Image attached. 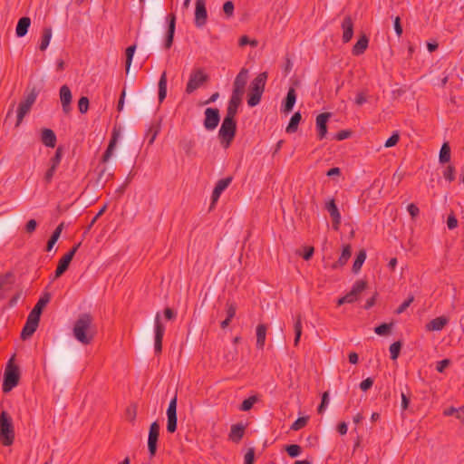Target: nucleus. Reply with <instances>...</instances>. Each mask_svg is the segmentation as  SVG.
<instances>
[{
  "instance_id": "nucleus-1",
  "label": "nucleus",
  "mask_w": 464,
  "mask_h": 464,
  "mask_svg": "<svg viewBox=\"0 0 464 464\" xmlns=\"http://www.w3.org/2000/svg\"><path fill=\"white\" fill-rule=\"evenodd\" d=\"M92 316L90 314H81L74 323L72 333L75 339L82 344H89L94 334L91 332Z\"/></svg>"
},
{
  "instance_id": "nucleus-2",
  "label": "nucleus",
  "mask_w": 464,
  "mask_h": 464,
  "mask_svg": "<svg viewBox=\"0 0 464 464\" xmlns=\"http://www.w3.org/2000/svg\"><path fill=\"white\" fill-rule=\"evenodd\" d=\"M266 80L267 72H263L251 82L247 93V104L249 107H255L260 102Z\"/></svg>"
},
{
  "instance_id": "nucleus-3",
  "label": "nucleus",
  "mask_w": 464,
  "mask_h": 464,
  "mask_svg": "<svg viewBox=\"0 0 464 464\" xmlns=\"http://www.w3.org/2000/svg\"><path fill=\"white\" fill-rule=\"evenodd\" d=\"M0 440L4 446H10L14 440L13 420L5 411L0 415Z\"/></svg>"
},
{
  "instance_id": "nucleus-4",
  "label": "nucleus",
  "mask_w": 464,
  "mask_h": 464,
  "mask_svg": "<svg viewBox=\"0 0 464 464\" xmlns=\"http://www.w3.org/2000/svg\"><path fill=\"white\" fill-rule=\"evenodd\" d=\"M13 357L9 360L4 373L2 391L5 393L11 392L16 387L20 380L19 367L13 363Z\"/></svg>"
},
{
  "instance_id": "nucleus-5",
  "label": "nucleus",
  "mask_w": 464,
  "mask_h": 464,
  "mask_svg": "<svg viewBox=\"0 0 464 464\" xmlns=\"http://www.w3.org/2000/svg\"><path fill=\"white\" fill-rule=\"evenodd\" d=\"M237 133V121L236 120H224L218 130V139L220 144L224 149L231 146Z\"/></svg>"
},
{
  "instance_id": "nucleus-6",
  "label": "nucleus",
  "mask_w": 464,
  "mask_h": 464,
  "mask_svg": "<svg viewBox=\"0 0 464 464\" xmlns=\"http://www.w3.org/2000/svg\"><path fill=\"white\" fill-rule=\"evenodd\" d=\"M209 77L204 72L202 68H197L192 71L189 75L188 82L186 86V92L190 94L201 85L208 81Z\"/></svg>"
},
{
  "instance_id": "nucleus-7",
  "label": "nucleus",
  "mask_w": 464,
  "mask_h": 464,
  "mask_svg": "<svg viewBox=\"0 0 464 464\" xmlns=\"http://www.w3.org/2000/svg\"><path fill=\"white\" fill-rule=\"evenodd\" d=\"M367 287V282L364 280H357L351 291L347 293L344 296L341 297L337 301L338 305H342L343 304H353L358 300L359 295L362 291H364Z\"/></svg>"
},
{
  "instance_id": "nucleus-8",
  "label": "nucleus",
  "mask_w": 464,
  "mask_h": 464,
  "mask_svg": "<svg viewBox=\"0 0 464 464\" xmlns=\"http://www.w3.org/2000/svg\"><path fill=\"white\" fill-rule=\"evenodd\" d=\"M154 349L157 354H160L162 351V340L165 333V326L161 322V316L160 313H157L154 320Z\"/></svg>"
},
{
  "instance_id": "nucleus-9",
  "label": "nucleus",
  "mask_w": 464,
  "mask_h": 464,
  "mask_svg": "<svg viewBox=\"0 0 464 464\" xmlns=\"http://www.w3.org/2000/svg\"><path fill=\"white\" fill-rule=\"evenodd\" d=\"M160 424L154 421L150 424L148 438V450L150 458H153L157 452L158 440L160 436Z\"/></svg>"
},
{
  "instance_id": "nucleus-10",
  "label": "nucleus",
  "mask_w": 464,
  "mask_h": 464,
  "mask_svg": "<svg viewBox=\"0 0 464 464\" xmlns=\"http://www.w3.org/2000/svg\"><path fill=\"white\" fill-rule=\"evenodd\" d=\"M205 119H204V127L208 130H215L219 121H220V114L219 110L217 108H207L205 110Z\"/></svg>"
},
{
  "instance_id": "nucleus-11",
  "label": "nucleus",
  "mask_w": 464,
  "mask_h": 464,
  "mask_svg": "<svg viewBox=\"0 0 464 464\" xmlns=\"http://www.w3.org/2000/svg\"><path fill=\"white\" fill-rule=\"evenodd\" d=\"M167 417V430L169 433H174L177 430V395H175L169 403Z\"/></svg>"
},
{
  "instance_id": "nucleus-12",
  "label": "nucleus",
  "mask_w": 464,
  "mask_h": 464,
  "mask_svg": "<svg viewBox=\"0 0 464 464\" xmlns=\"http://www.w3.org/2000/svg\"><path fill=\"white\" fill-rule=\"evenodd\" d=\"M324 208L327 210L331 217L333 229L338 231L340 228L342 218L334 198H330L325 203Z\"/></svg>"
},
{
  "instance_id": "nucleus-13",
  "label": "nucleus",
  "mask_w": 464,
  "mask_h": 464,
  "mask_svg": "<svg viewBox=\"0 0 464 464\" xmlns=\"http://www.w3.org/2000/svg\"><path fill=\"white\" fill-rule=\"evenodd\" d=\"M208 12L206 8V0H196L195 4V25L198 28L207 24Z\"/></svg>"
},
{
  "instance_id": "nucleus-14",
  "label": "nucleus",
  "mask_w": 464,
  "mask_h": 464,
  "mask_svg": "<svg viewBox=\"0 0 464 464\" xmlns=\"http://www.w3.org/2000/svg\"><path fill=\"white\" fill-rule=\"evenodd\" d=\"M72 360V353L63 347L57 349L53 355L54 363L61 370H65L71 363Z\"/></svg>"
},
{
  "instance_id": "nucleus-15",
  "label": "nucleus",
  "mask_w": 464,
  "mask_h": 464,
  "mask_svg": "<svg viewBox=\"0 0 464 464\" xmlns=\"http://www.w3.org/2000/svg\"><path fill=\"white\" fill-rule=\"evenodd\" d=\"M120 136H121V127L114 126L111 130V140L109 141L108 147H107L106 150L104 151L102 158V163L107 162L112 156Z\"/></svg>"
},
{
  "instance_id": "nucleus-16",
  "label": "nucleus",
  "mask_w": 464,
  "mask_h": 464,
  "mask_svg": "<svg viewBox=\"0 0 464 464\" xmlns=\"http://www.w3.org/2000/svg\"><path fill=\"white\" fill-rule=\"evenodd\" d=\"M168 29L165 35L164 47L169 49L173 44L175 29H176V15L170 14L167 16Z\"/></svg>"
},
{
  "instance_id": "nucleus-17",
  "label": "nucleus",
  "mask_w": 464,
  "mask_h": 464,
  "mask_svg": "<svg viewBox=\"0 0 464 464\" xmlns=\"http://www.w3.org/2000/svg\"><path fill=\"white\" fill-rule=\"evenodd\" d=\"M59 95H60L63 111L64 112V114L70 113V111H72L71 103H72V92H71L70 88L66 84L63 85L60 88Z\"/></svg>"
},
{
  "instance_id": "nucleus-18",
  "label": "nucleus",
  "mask_w": 464,
  "mask_h": 464,
  "mask_svg": "<svg viewBox=\"0 0 464 464\" xmlns=\"http://www.w3.org/2000/svg\"><path fill=\"white\" fill-rule=\"evenodd\" d=\"M331 117L330 112L320 113L316 117V129L318 140H322L326 137L327 134V121Z\"/></svg>"
},
{
  "instance_id": "nucleus-19",
  "label": "nucleus",
  "mask_w": 464,
  "mask_h": 464,
  "mask_svg": "<svg viewBox=\"0 0 464 464\" xmlns=\"http://www.w3.org/2000/svg\"><path fill=\"white\" fill-rule=\"evenodd\" d=\"M341 28L343 30V43L346 44L352 40L353 35V21L350 15L343 18Z\"/></svg>"
},
{
  "instance_id": "nucleus-20",
  "label": "nucleus",
  "mask_w": 464,
  "mask_h": 464,
  "mask_svg": "<svg viewBox=\"0 0 464 464\" xmlns=\"http://www.w3.org/2000/svg\"><path fill=\"white\" fill-rule=\"evenodd\" d=\"M248 79V70L242 68L233 82V91L245 93V88Z\"/></svg>"
},
{
  "instance_id": "nucleus-21",
  "label": "nucleus",
  "mask_w": 464,
  "mask_h": 464,
  "mask_svg": "<svg viewBox=\"0 0 464 464\" xmlns=\"http://www.w3.org/2000/svg\"><path fill=\"white\" fill-rule=\"evenodd\" d=\"M296 101V92L294 88H289L286 97L285 98L283 104H282V111L285 113L290 112L295 103Z\"/></svg>"
},
{
  "instance_id": "nucleus-22",
  "label": "nucleus",
  "mask_w": 464,
  "mask_h": 464,
  "mask_svg": "<svg viewBox=\"0 0 464 464\" xmlns=\"http://www.w3.org/2000/svg\"><path fill=\"white\" fill-rule=\"evenodd\" d=\"M245 429V426L241 423L233 424L228 434V439L235 443H238L244 437Z\"/></svg>"
},
{
  "instance_id": "nucleus-23",
  "label": "nucleus",
  "mask_w": 464,
  "mask_h": 464,
  "mask_svg": "<svg viewBox=\"0 0 464 464\" xmlns=\"http://www.w3.org/2000/svg\"><path fill=\"white\" fill-rule=\"evenodd\" d=\"M449 323V318L446 316H439L431 321H430L426 324V329L428 331H440L442 330Z\"/></svg>"
},
{
  "instance_id": "nucleus-24",
  "label": "nucleus",
  "mask_w": 464,
  "mask_h": 464,
  "mask_svg": "<svg viewBox=\"0 0 464 464\" xmlns=\"http://www.w3.org/2000/svg\"><path fill=\"white\" fill-rule=\"evenodd\" d=\"M368 44L369 38L365 34H362L353 47V54L355 56L362 54L366 51Z\"/></svg>"
},
{
  "instance_id": "nucleus-25",
  "label": "nucleus",
  "mask_w": 464,
  "mask_h": 464,
  "mask_svg": "<svg viewBox=\"0 0 464 464\" xmlns=\"http://www.w3.org/2000/svg\"><path fill=\"white\" fill-rule=\"evenodd\" d=\"M31 25V19L27 16L21 17L16 24L15 34L18 37L24 36Z\"/></svg>"
},
{
  "instance_id": "nucleus-26",
  "label": "nucleus",
  "mask_w": 464,
  "mask_h": 464,
  "mask_svg": "<svg viewBox=\"0 0 464 464\" xmlns=\"http://www.w3.org/2000/svg\"><path fill=\"white\" fill-rule=\"evenodd\" d=\"M41 140L46 147L54 148L56 145V135L51 129L43 130Z\"/></svg>"
},
{
  "instance_id": "nucleus-27",
  "label": "nucleus",
  "mask_w": 464,
  "mask_h": 464,
  "mask_svg": "<svg viewBox=\"0 0 464 464\" xmlns=\"http://www.w3.org/2000/svg\"><path fill=\"white\" fill-rule=\"evenodd\" d=\"M267 327L264 324L256 326V347L262 350L265 346Z\"/></svg>"
},
{
  "instance_id": "nucleus-28",
  "label": "nucleus",
  "mask_w": 464,
  "mask_h": 464,
  "mask_svg": "<svg viewBox=\"0 0 464 464\" xmlns=\"http://www.w3.org/2000/svg\"><path fill=\"white\" fill-rule=\"evenodd\" d=\"M63 227H64V224L63 222L56 227V228L53 232L52 236L50 237V238L47 242L46 251H51L53 248L55 243L58 241V239L61 236Z\"/></svg>"
},
{
  "instance_id": "nucleus-29",
  "label": "nucleus",
  "mask_w": 464,
  "mask_h": 464,
  "mask_svg": "<svg viewBox=\"0 0 464 464\" xmlns=\"http://www.w3.org/2000/svg\"><path fill=\"white\" fill-rule=\"evenodd\" d=\"M159 102L161 103L167 96V73L163 72L160 75L159 83Z\"/></svg>"
},
{
  "instance_id": "nucleus-30",
  "label": "nucleus",
  "mask_w": 464,
  "mask_h": 464,
  "mask_svg": "<svg viewBox=\"0 0 464 464\" xmlns=\"http://www.w3.org/2000/svg\"><path fill=\"white\" fill-rule=\"evenodd\" d=\"M38 324L29 322L26 320L24 326L21 332V339L27 340L29 339L36 331Z\"/></svg>"
},
{
  "instance_id": "nucleus-31",
  "label": "nucleus",
  "mask_w": 464,
  "mask_h": 464,
  "mask_svg": "<svg viewBox=\"0 0 464 464\" xmlns=\"http://www.w3.org/2000/svg\"><path fill=\"white\" fill-rule=\"evenodd\" d=\"M302 120L301 113L299 111L295 112L292 117L290 118L289 123L286 127V132L287 133H295L297 129L298 125Z\"/></svg>"
},
{
  "instance_id": "nucleus-32",
  "label": "nucleus",
  "mask_w": 464,
  "mask_h": 464,
  "mask_svg": "<svg viewBox=\"0 0 464 464\" xmlns=\"http://www.w3.org/2000/svg\"><path fill=\"white\" fill-rule=\"evenodd\" d=\"M365 259H366V251L364 249H361L357 253L356 258L353 265V272L354 274H357L361 270Z\"/></svg>"
},
{
  "instance_id": "nucleus-33",
  "label": "nucleus",
  "mask_w": 464,
  "mask_h": 464,
  "mask_svg": "<svg viewBox=\"0 0 464 464\" xmlns=\"http://www.w3.org/2000/svg\"><path fill=\"white\" fill-rule=\"evenodd\" d=\"M450 147L449 142H444L440 148L439 160L441 164L448 163L450 160Z\"/></svg>"
},
{
  "instance_id": "nucleus-34",
  "label": "nucleus",
  "mask_w": 464,
  "mask_h": 464,
  "mask_svg": "<svg viewBox=\"0 0 464 464\" xmlns=\"http://www.w3.org/2000/svg\"><path fill=\"white\" fill-rule=\"evenodd\" d=\"M51 38H52V28L51 27L44 28L41 44L39 46V49L41 51H44L48 47Z\"/></svg>"
},
{
  "instance_id": "nucleus-35",
  "label": "nucleus",
  "mask_w": 464,
  "mask_h": 464,
  "mask_svg": "<svg viewBox=\"0 0 464 464\" xmlns=\"http://www.w3.org/2000/svg\"><path fill=\"white\" fill-rule=\"evenodd\" d=\"M31 106L21 102L17 109V121L15 126L18 127L23 121L24 117L30 111Z\"/></svg>"
},
{
  "instance_id": "nucleus-36",
  "label": "nucleus",
  "mask_w": 464,
  "mask_h": 464,
  "mask_svg": "<svg viewBox=\"0 0 464 464\" xmlns=\"http://www.w3.org/2000/svg\"><path fill=\"white\" fill-rule=\"evenodd\" d=\"M160 130V121H156L151 123L150 126L148 131H147V137H150L149 144H152L159 134Z\"/></svg>"
},
{
  "instance_id": "nucleus-37",
  "label": "nucleus",
  "mask_w": 464,
  "mask_h": 464,
  "mask_svg": "<svg viewBox=\"0 0 464 464\" xmlns=\"http://www.w3.org/2000/svg\"><path fill=\"white\" fill-rule=\"evenodd\" d=\"M294 331H295V340H294V345L297 346L299 344V341L302 335V319L301 315L298 314L296 316L295 324H294Z\"/></svg>"
},
{
  "instance_id": "nucleus-38",
  "label": "nucleus",
  "mask_w": 464,
  "mask_h": 464,
  "mask_svg": "<svg viewBox=\"0 0 464 464\" xmlns=\"http://www.w3.org/2000/svg\"><path fill=\"white\" fill-rule=\"evenodd\" d=\"M179 147L184 150L187 156H190L195 148V141L189 139H183L179 141Z\"/></svg>"
},
{
  "instance_id": "nucleus-39",
  "label": "nucleus",
  "mask_w": 464,
  "mask_h": 464,
  "mask_svg": "<svg viewBox=\"0 0 464 464\" xmlns=\"http://www.w3.org/2000/svg\"><path fill=\"white\" fill-rule=\"evenodd\" d=\"M52 295L49 292H44L34 305L35 309L41 310L43 312L44 308L49 304L51 301Z\"/></svg>"
},
{
  "instance_id": "nucleus-40",
  "label": "nucleus",
  "mask_w": 464,
  "mask_h": 464,
  "mask_svg": "<svg viewBox=\"0 0 464 464\" xmlns=\"http://www.w3.org/2000/svg\"><path fill=\"white\" fill-rule=\"evenodd\" d=\"M70 264L64 261L63 259H60L58 262V266L56 267V270L54 272V275L52 278V280H55L62 276L69 268Z\"/></svg>"
},
{
  "instance_id": "nucleus-41",
  "label": "nucleus",
  "mask_w": 464,
  "mask_h": 464,
  "mask_svg": "<svg viewBox=\"0 0 464 464\" xmlns=\"http://www.w3.org/2000/svg\"><path fill=\"white\" fill-rule=\"evenodd\" d=\"M38 94H39V90H37L36 87L34 86V87H32L30 92L25 95L24 99L22 102L32 107L34 105V103L35 102Z\"/></svg>"
},
{
  "instance_id": "nucleus-42",
  "label": "nucleus",
  "mask_w": 464,
  "mask_h": 464,
  "mask_svg": "<svg viewBox=\"0 0 464 464\" xmlns=\"http://www.w3.org/2000/svg\"><path fill=\"white\" fill-rule=\"evenodd\" d=\"M135 51H136V45L135 44L130 45L126 49V52H125V54H126L125 70H126L127 73H129V72H130V65H131V62H132Z\"/></svg>"
},
{
  "instance_id": "nucleus-43",
  "label": "nucleus",
  "mask_w": 464,
  "mask_h": 464,
  "mask_svg": "<svg viewBox=\"0 0 464 464\" xmlns=\"http://www.w3.org/2000/svg\"><path fill=\"white\" fill-rule=\"evenodd\" d=\"M352 256V248L350 245L343 246V252L338 259L339 266H344Z\"/></svg>"
},
{
  "instance_id": "nucleus-44",
  "label": "nucleus",
  "mask_w": 464,
  "mask_h": 464,
  "mask_svg": "<svg viewBox=\"0 0 464 464\" xmlns=\"http://www.w3.org/2000/svg\"><path fill=\"white\" fill-rule=\"evenodd\" d=\"M285 451L291 458H296L301 454L302 448L297 444H290L285 446Z\"/></svg>"
},
{
  "instance_id": "nucleus-45",
  "label": "nucleus",
  "mask_w": 464,
  "mask_h": 464,
  "mask_svg": "<svg viewBox=\"0 0 464 464\" xmlns=\"http://www.w3.org/2000/svg\"><path fill=\"white\" fill-rule=\"evenodd\" d=\"M308 420H309L308 416L299 417L291 425L290 429L292 430H301V429H303L304 427L306 426V424L308 422Z\"/></svg>"
},
{
  "instance_id": "nucleus-46",
  "label": "nucleus",
  "mask_w": 464,
  "mask_h": 464,
  "mask_svg": "<svg viewBox=\"0 0 464 464\" xmlns=\"http://www.w3.org/2000/svg\"><path fill=\"white\" fill-rule=\"evenodd\" d=\"M402 343L400 341L394 342L390 346V353L392 360H397L400 355V352L401 349Z\"/></svg>"
},
{
  "instance_id": "nucleus-47",
  "label": "nucleus",
  "mask_w": 464,
  "mask_h": 464,
  "mask_svg": "<svg viewBox=\"0 0 464 464\" xmlns=\"http://www.w3.org/2000/svg\"><path fill=\"white\" fill-rule=\"evenodd\" d=\"M257 398L256 396H250L244 400L239 407L240 411H247L252 409L253 405L256 402Z\"/></svg>"
},
{
  "instance_id": "nucleus-48",
  "label": "nucleus",
  "mask_w": 464,
  "mask_h": 464,
  "mask_svg": "<svg viewBox=\"0 0 464 464\" xmlns=\"http://www.w3.org/2000/svg\"><path fill=\"white\" fill-rule=\"evenodd\" d=\"M244 93L238 92L237 91H232V94L228 103L232 104V106L239 107L242 103V98Z\"/></svg>"
},
{
  "instance_id": "nucleus-49",
  "label": "nucleus",
  "mask_w": 464,
  "mask_h": 464,
  "mask_svg": "<svg viewBox=\"0 0 464 464\" xmlns=\"http://www.w3.org/2000/svg\"><path fill=\"white\" fill-rule=\"evenodd\" d=\"M232 180V176L221 179L217 182L215 188L220 190V192L222 193L231 184Z\"/></svg>"
},
{
  "instance_id": "nucleus-50",
  "label": "nucleus",
  "mask_w": 464,
  "mask_h": 464,
  "mask_svg": "<svg viewBox=\"0 0 464 464\" xmlns=\"http://www.w3.org/2000/svg\"><path fill=\"white\" fill-rule=\"evenodd\" d=\"M42 313L43 312L41 310L35 309L34 307L32 311L29 313L26 320L39 325Z\"/></svg>"
},
{
  "instance_id": "nucleus-51",
  "label": "nucleus",
  "mask_w": 464,
  "mask_h": 464,
  "mask_svg": "<svg viewBox=\"0 0 464 464\" xmlns=\"http://www.w3.org/2000/svg\"><path fill=\"white\" fill-rule=\"evenodd\" d=\"M42 313L43 312L41 310L35 309L34 307L32 311L29 313L26 320L39 325Z\"/></svg>"
},
{
  "instance_id": "nucleus-52",
  "label": "nucleus",
  "mask_w": 464,
  "mask_h": 464,
  "mask_svg": "<svg viewBox=\"0 0 464 464\" xmlns=\"http://www.w3.org/2000/svg\"><path fill=\"white\" fill-rule=\"evenodd\" d=\"M392 325V324H386V323L381 324L380 325H378L374 328V332L378 335H386L390 333Z\"/></svg>"
},
{
  "instance_id": "nucleus-53",
  "label": "nucleus",
  "mask_w": 464,
  "mask_h": 464,
  "mask_svg": "<svg viewBox=\"0 0 464 464\" xmlns=\"http://www.w3.org/2000/svg\"><path fill=\"white\" fill-rule=\"evenodd\" d=\"M328 403H329V392H324L322 395V400H321V403L319 404L318 408H317V411L319 414H323L324 411H325L326 407L328 406Z\"/></svg>"
},
{
  "instance_id": "nucleus-54",
  "label": "nucleus",
  "mask_w": 464,
  "mask_h": 464,
  "mask_svg": "<svg viewBox=\"0 0 464 464\" xmlns=\"http://www.w3.org/2000/svg\"><path fill=\"white\" fill-rule=\"evenodd\" d=\"M89 99L86 96H82L78 101V109L81 113H86L89 110Z\"/></svg>"
},
{
  "instance_id": "nucleus-55",
  "label": "nucleus",
  "mask_w": 464,
  "mask_h": 464,
  "mask_svg": "<svg viewBox=\"0 0 464 464\" xmlns=\"http://www.w3.org/2000/svg\"><path fill=\"white\" fill-rule=\"evenodd\" d=\"M62 160V149L58 148L50 160V166L58 168Z\"/></svg>"
},
{
  "instance_id": "nucleus-56",
  "label": "nucleus",
  "mask_w": 464,
  "mask_h": 464,
  "mask_svg": "<svg viewBox=\"0 0 464 464\" xmlns=\"http://www.w3.org/2000/svg\"><path fill=\"white\" fill-rule=\"evenodd\" d=\"M443 177L446 180L452 182L455 179V168L452 165H449L443 171Z\"/></svg>"
},
{
  "instance_id": "nucleus-57",
  "label": "nucleus",
  "mask_w": 464,
  "mask_h": 464,
  "mask_svg": "<svg viewBox=\"0 0 464 464\" xmlns=\"http://www.w3.org/2000/svg\"><path fill=\"white\" fill-rule=\"evenodd\" d=\"M237 107L232 106V104L228 103L224 120H236L235 118L237 113Z\"/></svg>"
},
{
  "instance_id": "nucleus-58",
  "label": "nucleus",
  "mask_w": 464,
  "mask_h": 464,
  "mask_svg": "<svg viewBox=\"0 0 464 464\" xmlns=\"http://www.w3.org/2000/svg\"><path fill=\"white\" fill-rule=\"evenodd\" d=\"M56 170H57V168L49 166L48 169L46 170V172L44 176V181L46 185H48L52 182Z\"/></svg>"
},
{
  "instance_id": "nucleus-59",
  "label": "nucleus",
  "mask_w": 464,
  "mask_h": 464,
  "mask_svg": "<svg viewBox=\"0 0 464 464\" xmlns=\"http://www.w3.org/2000/svg\"><path fill=\"white\" fill-rule=\"evenodd\" d=\"M400 140V134L398 131H394L392 136L385 141L384 146L386 148H391L395 146Z\"/></svg>"
},
{
  "instance_id": "nucleus-60",
  "label": "nucleus",
  "mask_w": 464,
  "mask_h": 464,
  "mask_svg": "<svg viewBox=\"0 0 464 464\" xmlns=\"http://www.w3.org/2000/svg\"><path fill=\"white\" fill-rule=\"evenodd\" d=\"M234 3L232 1H227L223 5V11L227 17H231L234 14Z\"/></svg>"
},
{
  "instance_id": "nucleus-61",
  "label": "nucleus",
  "mask_w": 464,
  "mask_h": 464,
  "mask_svg": "<svg viewBox=\"0 0 464 464\" xmlns=\"http://www.w3.org/2000/svg\"><path fill=\"white\" fill-rule=\"evenodd\" d=\"M413 301H414V296L411 295L396 309V313L397 314L403 313L411 305V304Z\"/></svg>"
},
{
  "instance_id": "nucleus-62",
  "label": "nucleus",
  "mask_w": 464,
  "mask_h": 464,
  "mask_svg": "<svg viewBox=\"0 0 464 464\" xmlns=\"http://www.w3.org/2000/svg\"><path fill=\"white\" fill-rule=\"evenodd\" d=\"M257 41L256 40H250L248 36L243 35L239 38L238 44L239 46L243 47L246 44H250L253 47L257 46Z\"/></svg>"
},
{
  "instance_id": "nucleus-63",
  "label": "nucleus",
  "mask_w": 464,
  "mask_h": 464,
  "mask_svg": "<svg viewBox=\"0 0 464 464\" xmlns=\"http://www.w3.org/2000/svg\"><path fill=\"white\" fill-rule=\"evenodd\" d=\"M137 415V408L135 405H130L126 409V416L128 420L131 422L134 421Z\"/></svg>"
},
{
  "instance_id": "nucleus-64",
  "label": "nucleus",
  "mask_w": 464,
  "mask_h": 464,
  "mask_svg": "<svg viewBox=\"0 0 464 464\" xmlns=\"http://www.w3.org/2000/svg\"><path fill=\"white\" fill-rule=\"evenodd\" d=\"M244 464H253L255 460V450L253 448L248 449L244 457Z\"/></svg>"
}]
</instances>
